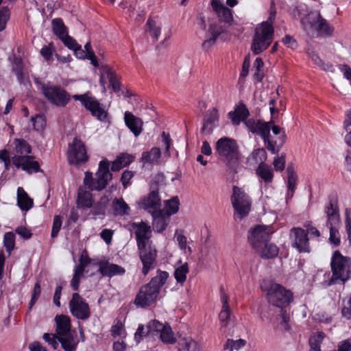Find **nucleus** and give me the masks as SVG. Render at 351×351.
I'll list each match as a JSON object with an SVG mask.
<instances>
[{
    "label": "nucleus",
    "mask_w": 351,
    "mask_h": 351,
    "mask_svg": "<svg viewBox=\"0 0 351 351\" xmlns=\"http://www.w3.org/2000/svg\"><path fill=\"white\" fill-rule=\"evenodd\" d=\"M216 152L228 166L237 163L239 159V147L237 142L228 137L219 138L216 143Z\"/></svg>",
    "instance_id": "obj_12"
},
{
    "label": "nucleus",
    "mask_w": 351,
    "mask_h": 351,
    "mask_svg": "<svg viewBox=\"0 0 351 351\" xmlns=\"http://www.w3.org/2000/svg\"><path fill=\"white\" fill-rule=\"evenodd\" d=\"M211 5L221 21H223L226 23H230L232 21V11L223 5L221 0H212Z\"/></svg>",
    "instance_id": "obj_24"
},
{
    "label": "nucleus",
    "mask_w": 351,
    "mask_h": 351,
    "mask_svg": "<svg viewBox=\"0 0 351 351\" xmlns=\"http://www.w3.org/2000/svg\"><path fill=\"white\" fill-rule=\"evenodd\" d=\"M111 334L114 337L121 336L123 331V324L121 321H117L111 328Z\"/></svg>",
    "instance_id": "obj_60"
},
{
    "label": "nucleus",
    "mask_w": 351,
    "mask_h": 351,
    "mask_svg": "<svg viewBox=\"0 0 351 351\" xmlns=\"http://www.w3.org/2000/svg\"><path fill=\"white\" fill-rule=\"evenodd\" d=\"M88 156L83 142L75 138L69 145L68 160L70 164L77 165L86 161Z\"/></svg>",
    "instance_id": "obj_18"
},
{
    "label": "nucleus",
    "mask_w": 351,
    "mask_h": 351,
    "mask_svg": "<svg viewBox=\"0 0 351 351\" xmlns=\"http://www.w3.org/2000/svg\"><path fill=\"white\" fill-rule=\"evenodd\" d=\"M72 97L80 101L82 105L88 110L93 116L97 117L99 120H104L106 117V111L101 107L98 100L93 97L90 92H87L83 95H74Z\"/></svg>",
    "instance_id": "obj_14"
},
{
    "label": "nucleus",
    "mask_w": 351,
    "mask_h": 351,
    "mask_svg": "<svg viewBox=\"0 0 351 351\" xmlns=\"http://www.w3.org/2000/svg\"><path fill=\"white\" fill-rule=\"evenodd\" d=\"M271 123L272 120L265 122L260 119H249L245 121V125L251 132L256 134L262 138L269 151L272 154H277L285 142V135L282 134L278 138V141H274L270 134Z\"/></svg>",
    "instance_id": "obj_2"
},
{
    "label": "nucleus",
    "mask_w": 351,
    "mask_h": 351,
    "mask_svg": "<svg viewBox=\"0 0 351 351\" xmlns=\"http://www.w3.org/2000/svg\"><path fill=\"white\" fill-rule=\"evenodd\" d=\"M165 326L157 320H152L146 326V335L152 337L158 334L160 335Z\"/></svg>",
    "instance_id": "obj_41"
},
{
    "label": "nucleus",
    "mask_w": 351,
    "mask_h": 351,
    "mask_svg": "<svg viewBox=\"0 0 351 351\" xmlns=\"http://www.w3.org/2000/svg\"><path fill=\"white\" fill-rule=\"evenodd\" d=\"M139 206L152 214L158 212L160 210V199L158 192L155 190L151 191L147 197L141 200Z\"/></svg>",
    "instance_id": "obj_22"
},
{
    "label": "nucleus",
    "mask_w": 351,
    "mask_h": 351,
    "mask_svg": "<svg viewBox=\"0 0 351 351\" xmlns=\"http://www.w3.org/2000/svg\"><path fill=\"white\" fill-rule=\"evenodd\" d=\"M234 110L239 114V117H241L244 121V122L247 121L246 119L249 116L250 113L244 104H240L235 108Z\"/></svg>",
    "instance_id": "obj_62"
},
{
    "label": "nucleus",
    "mask_w": 351,
    "mask_h": 351,
    "mask_svg": "<svg viewBox=\"0 0 351 351\" xmlns=\"http://www.w3.org/2000/svg\"><path fill=\"white\" fill-rule=\"evenodd\" d=\"M43 339L52 346L53 349H57L60 341H58V337H57L55 335L45 333L43 337Z\"/></svg>",
    "instance_id": "obj_57"
},
{
    "label": "nucleus",
    "mask_w": 351,
    "mask_h": 351,
    "mask_svg": "<svg viewBox=\"0 0 351 351\" xmlns=\"http://www.w3.org/2000/svg\"><path fill=\"white\" fill-rule=\"evenodd\" d=\"M343 128L348 131L344 137L345 143L351 147V118H347L343 122Z\"/></svg>",
    "instance_id": "obj_58"
},
{
    "label": "nucleus",
    "mask_w": 351,
    "mask_h": 351,
    "mask_svg": "<svg viewBox=\"0 0 351 351\" xmlns=\"http://www.w3.org/2000/svg\"><path fill=\"white\" fill-rule=\"evenodd\" d=\"M139 257L143 264L142 272L147 275L156 265L157 251L153 245L138 247Z\"/></svg>",
    "instance_id": "obj_17"
},
{
    "label": "nucleus",
    "mask_w": 351,
    "mask_h": 351,
    "mask_svg": "<svg viewBox=\"0 0 351 351\" xmlns=\"http://www.w3.org/2000/svg\"><path fill=\"white\" fill-rule=\"evenodd\" d=\"M219 122V113L216 108L209 109L204 119L202 132L206 135L210 134L213 129L216 128Z\"/></svg>",
    "instance_id": "obj_23"
},
{
    "label": "nucleus",
    "mask_w": 351,
    "mask_h": 351,
    "mask_svg": "<svg viewBox=\"0 0 351 351\" xmlns=\"http://www.w3.org/2000/svg\"><path fill=\"white\" fill-rule=\"evenodd\" d=\"M99 271L103 276L108 277L123 275L125 272L123 267L108 262L100 263Z\"/></svg>",
    "instance_id": "obj_26"
},
{
    "label": "nucleus",
    "mask_w": 351,
    "mask_h": 351,
    "mask_svg": "<svg viewBox=\"0 0 351 351\" xmlns=\"http://www.w3.org/2000/svg\"><path fill=\"white\" fill-rule=\"evenodd\" d=\"M104 71L106 73V77L108 79L110 86L114 91H119L120 90V82L117 79L114 72L109 67H106Z\"/></svg>",
    "instance_id": "obj_50"
},
{
    "label": "nucleus",
    "mask_w": 351,
    "mask_h": 351,
    "mask_svg": "<svg viewBox=\"0 0 351 351\" xmlns=\"http://www.w3.org/2000/svg\"><path fill=\"white\" fill-rule=\"evenodd\" d=\"M346 226L348 232V239L351 243V209L346 210Z\"/></svg>",
    "instance_id": "obj_64"
},
{
    "label": "nucleus",
    "mask_w": 351,
    "mask_h": 351,
    "mask_svg": "<svg viewBox=\"0 0 351 351\" xmlns=\"http://www.w3.org/2000/svg\"><path fill=\"white\" fill-rule=\"evenodd\" d=\"M289 314L285 310H280L279 315V324L277 326V328L282 331H287L290 329L289 324Z\"/></svg>",
    "instance_id": "obj_47"
},
{
    "label": "nucleus",
    "mask_w": 351,
    "mask_h": 351,
    "mask_svg": "<svg viewBox=\"0 0 351 351\" xmlns=\"http://www.w3.org/2000/svg\"><path fill=\"white\" fill-rule=\"evenodd\" d=\"M290 238L292 246L299 252H309L310 247L307 233L301 228H293L291 230Z\"/></svg>",
    "instance_id": "obj_19"
},
{
    "label": "nucleus",
    "mask_w": 351,
    "mask_h": 351,
    "mask_svg": "<svg viewBox=\"0 0 351 351\" xmlns=\"http://www.w3.org/2000/svg\"><path fill=\"white\" fill-rule=\"evenodd\" d=\"M77 203L78 206L82 208H90L93 204V199L90 192L86 191L84 188L78 189Z\"/></svg>",
    "instance_id": "obj_33"
},
{
    "label": "nucleus",
    "mask_w": 351,
    "mask_h": 351,
    "mask_svg": "<svg viewBox=\"0 0 351 351\" xmlns=\"http://www.w3.org/2000/svg\"><path fill=\"white\" fill-rule=\"evenodd\" d=\"M256 252L264 258H271L276 257L278 254V247L269 241L255 249Z\"/></svg>",
    "instance_id": "obj_32"
},
{
    "label": "nucleus",
    "mask_w": 351,
    "mask_h": 351,
    "mask_svg": "<svg viewBox=\"0 0 351 351\" xmlns=\"http://www.w3.org/2000/svg\"><path fill=\"white\" fill-rule=\"evenodd\" d=\"M168 277L169 274L167 271L158 270L156 276L149 283L141 287L135 298V304L144 308L154 304Z\"/></svg>",
    "instance_id": "obj_1"
},
{
    "label": "nucleus",
    "mask_w": 351,
    "mask_h": 351,
    "mask_svg": "<svg viewBox=\"0 0 351 351\" xmlns=\"http://www.w3.org/2000/svg\"><path fill=\"white\" fill-rule=\"evenodd\" d=\"M36 83L38 88L50 104L58 107H64L70 101L71 95L62 86L50 82L45 83L36 80Z\"/></svg>",
    "instance_id": "obj_8"
},
{
    "label": "nucleus",
    "mask_w": 351,
    "mask_h": 351,
    "mask_svg": "<svg viewBox=\"0 0 351 351\" xmlns=\"http://www.w3.org/2000/svg\"><path fill=\"white\" fill-rule=\"evenodd\" d=\"M58 341L61 343L62 348L64 351H76L79 340L75 331L70 334L58 337Z\"/></svg>",
    "instance_id": "obj_27"
},
{
    "label": "nucleus",
    "mask_w": 351,
    "mask_h": 351,
    "mask_svg": "<svg viewBox=\"0 0 351 351\" xmlns=\"http://www.w3.org/2000/svg\"><path fill=\"white\" fill-rule=\"evenodd\" d=\"M124 120L126 125L135 136H138L141 133L143 130V121L140 118L135 117L132 112L127 111L124 114Z\"/></svg>",
    "instance_id": "obj_25"
},
{
    "label": "nucleus",
    "mask_w": 351,
    "mask_h": 351,
    "mask_svg": "<svg viewBox=\"0 0 351 351\" xmlns=\"http://www.w3.org/2000/svg\"><path fill=\"white\" fill-rule=\"evenodd\" d=\"M153 215V228L157 232H162L167 226L169 221V217L167 216L162 210L152 214Z\"/></svg>",
    "instance_id": "obj_28"
},
{
    "label": "nucleus",
    "mask_w": 351,
    "mask_h": 351,
    "mask_svg": "<svg viewBox=\"0 0 351 351\" xmlns=\"http://www.w3.org/2000/svg\"><path fill=\"white\" fill-rule=\"evenodd\" d=\"M308 55L314 64L322 70L327 72H333L334 67L330 62H324L318 56V54L312 49L308 50Z\"/></svg>",
    "instance_id": "obj_36"
},
{
    "label": "nucleus",
    "mask_w": 351,
    "mask_h": 351,
    "mask_svg": "<svg viewBox=\"0 0 351 351\" xmlns=\"http://www.w3.org/2000/svg\"><path fill=\"white\" fill-rule=\"evenodd\" d=\"M166 213L167 216L170 217L171 215L176 213L179 210L180 202L178 197L175 196L171 199L165 202Z\"/></svg>",
    "instance_id": "obj_44"
},
{
    "label": "nucleus",
    "mask_w": 351,
    "mask_h": 351,
    "mask_svg": "<svg viewBox=\"0 0 351 351\" xmlns=\"http://www.w3.org/2000/svg\"><path fill=\"white\" fill-rule=\"evenodd\" d=\"M252 156L256 158L258 156H262L261 162H260L257 169L256 174L265 182H271L274 178V173L272 168L265 163L264 160L266 159V152L263 148H258L255 149Z\"/></svg>",
    "instance_id": "obj_20"
},
{
    "label": "nucleus",
    "mask_w": 351,
    "mask_h": 351,
    "mask_svg": "<svg viewBox=\"0 0 351 351\" xmlns=\"http://www.w3.org/2000/svg\"><path fill=\"white\" fill-rule=\"evenodd\" d=\"M324 213L327 217L326 225L330 230L329 241L334 246H339L341 243L340 234L338 230V227L340 225V218L335 199H330L325 206Z\"/></svg>",
    "instance_id": "obj_11"
},
{
    "label": "nucleus",
    "mask_w": 351,
    "mask_h": 351,
    "mask_svg": "<svg viewBox=\"0 0 351 351\" xmlns=\"http://www.w3.org/2000/svg\"><path fill=\"white\" fill-rule=\"evenodd\" d=\"M274 232L271 226L257 225L249 230V242L255 250L269 241Z\"/></svg>",
    "instance_id": "obj_13"
},
{
    "label": "nucleus",
    "mask_w": 351,
    "mask_h": 351,
    "mask_svg": "<svg viewBox=\"0 0 351 351\" xmlns=\"http://www.w3.org/2000/svg\"><path fill=\"white\" fill-rule=\"evenodd\" d=\"M146 32L157 40L161 32V23L158 19L149 18L146 24Z\"/></svg>",
    "instance_id": "obj_34"
},
{
    "label": "nucleus",
    "mask_w": 351,
    "mask_h": 351,
    "mask_svg": "<svg viewBox=\"0 0 351 351\" xmlns=\"http://www.w3.org/2000/svg\"><path fill=\"white\" fill-rule=\"evenodd\" d=\"M180 351H199V347L196 341L191 338H185L180 343Z\"/></svg>",
    "instance_id": "obj_51"
},
{
    "label": "nucleus",
    "mask_w": 351,
    "mask_h": 351,
    "mask_svg": "<svg viewBox=\"0 0 351 351\" xmlns=\"http://www.w3.org/2000/svg\"><path fill=\"white\" fill-rule=\"evenodd\" d=\"M53 31L54 34L60 38H63L68 34L67 28L64 25L61 19H55L52 21Z\"/></svg>",
    "instance_id": "obj_40"
},
{
    "label": "nucleus",
    "mask_w": 351,
    "mask_h": 351,
    "mask_svg": "<svg viewBox=\"0 0 351 351\" xmlns=\"http://www.w3.org/2000/svg\"><path fill=\"white\" fill-rule=\"evenodd\" d=\"M263 65L264 63L261 58H257L253 65L254 76L258 82H261L264 77Z\"/></svg>",
    "instance_id": "obj_49"
},
{
    "label": "nucleus",
    "mask_w": 351,
    "mask_h": 351,
    "mask_svg": "<svg viewBox=\"0 0 351 351\" xmlns=\"http://www.w3.org/2000/svg\"><path fill=\"white\" fill-rule=\"evenodd\" d=\"M230 201L235 219L242 220L249 215L252 207V199L243 189L234 186Z\"/></svg>",
    "instance_id": "obj_10"
},
{
    "label": "nucleus",
    "mask_w": 351,
    "mask_h": 351,
    "mask_svg": "<svg viewBox=\"0 0 351 351\" xmlns=\"http://www.w3.org/2000/svg\"><path fill=\"white\" fill-rule=\"evenodd\" d=\"M246 344V341L242 339L233 340L228 339L223 346L224 350L229 351H237L239 349L244 347Z\"/></svg>",
    "instance_id": "obj_45"
},
{
    "label": "nucleus",
    "mask_w": 351,
    "mask_h": 351,
    "mask_svg": "<svg viewBox=\"0 0 351 351\" xmlns=\"http://www.w3.org/2000/svg\"><path fill=\"white\" fill-rule=\"evenodd\" d=\"M56 332L58 337L70 334L73 330H71L70 318L66 315H58L56 317Z\"/></svg>",
    "instance_id": "obj_29"
},
{
    "label": "nucleus",
    "mask_w": 351,
    "mask_h": 351,
    "mask_svg": "<svg viewBox=\"0 0 351 351\" xmlns=\"http://www.w3.org/2000/svg\"><path fill=\"white\" fill-rule=\"evenodd\" d=\"M52 47H53L52 44H49L47 46V45L44 46L40 50L41 55L47 61H49L51 58L52 52H53Z\"/></svg>",
    "instance_id": "obj_63"
},
{
    "label": "nucleus",
    "mask_w": 351,
    "mask_h": 351,
    "mask_svg": "<svg viewBox=\"0 0 351 351\" xmlns=\"http://www.w3.org/2000/svg\"><path fill=\"white\" fill-rule=\"evenodd\" d=\"M221 302L222 304V308L219 315V320L222 326H227L230 317V311L228 306V298L223 291H221Z\"/></svg>",
    "instance_id": "obj_31"
},
{
    "label": "nucleus",
    "mask_w": 351,
    "mask_h": 351,
    "mask_svg": "<svg viewBox=\"0 0 351 351\" xmlns=\"http://www.w3.org/2000/svg\"><path fill=\"white\" fill-rule=\"evenodd\" d=\"M160 156V149L158 147H153L150 151L145 152L142 154L141 160L144 164L158 165Z\"/></svg>",
    "instance_id": "obj_35"
},
{
    "label": "nucleus",
    "mask_w": 351,
    "mask_h": 351,
    "mask_svg": "<svg viewBox=\"0 0 351 351\" xmlns=\"http://www.w3.org/2000/svg\"><path fill=\"white\" fill-rule=\"evenodd\" d=\"M3 245L10 256L15 247V235L13 232H8L4 234Z\"/></svg>",
    "instance_id": "obj_48"
},
{
    "label": "nucleus",
    "mask_w": 351,
    "mask_h": 351,
    "mask_svg": "<svg viewBox=\"0 0 351 351\" xmlns=\"http://www.w3.org/2000/svg\"><path fill=\"white\" fill-rule=\"evenodd\" d=\"M160 338L165 343L173 344L176 341V339L172 329L169 325H165L164 326L160 335Z\"/></svg>",
    "instance_id": "obj_43"
},
{
    "label": "nucleus",
    "mask_w": 351,
    "mask_h": 351,
    "mask_svg": "<svg viewBox=\"0 0 351 351\" xmlns=\"http://www.w3.org/2000/svg\"><path fill=\"white\" fill-rule=\"evenodd\" d=\"M189 272V267L186 263L182 264L176 269L174 277L179 283H183L186 279V274Z\"/></svg>",
    "instance_id": "obj_46"
},
{
    "label": "nucleus",
    "mask_w": 351,
    "mask_h": 351,
    "mask_svg": "<svg viewBox=\"0 0 351 351\" xmlns=\"http://www.w3.org/2000/svg\"><path fill=\"white\" fill-rule=\"evenodd\" d=\"M330 267L332 275L329 285L344 283L351 276V259L343 256L339 250L335 251L332 255Z\"/></svg>",
    "instance_id": "obj_5"
},
{
    "label": "nucleus",
    "mask_w": 351,
    "mask_h": 351,
    "mask_svg": "<svg viewBox=\"0 0 351 351\" xmlns=\"http://www.w3.org/2000/svg\"><path fill=\"white\" fill-rule=\"evenodd\" d=\"M41 293L40 285L38 282L36 283L33 289L32 298L29 302V308L36 302Z\"/></svg>",
    "instance_id": "obj_59"
},
{
    "label": "nucleus",
    "mask_w": 351,
    "mask_h": 351,
    "mask_svg": "<svg viewBox=\"0 0 351 351\" xmlns=\"http://www.w3.org/2000/svg\"><path fill=\"white\" fill-rule=\"evenodd\" d=\"M32 122L34 126V128L36 130H43L46 125V121L44 116L43 115H36L34 117L32 118Z\"/></svg>",
    "instance_id": "obj_55"
},
{
    "label": "nucleus",
    "mask_w": 351,
    "mask_h": 351,
    "mask_svg": "<svg viewBox=\"0 0 351 351\" xmlns=\"http://www.w3.org/2000/svg\"><path fill=\"white\" fill-rule=\"evenodd\" d=\"M275 12L271 13L267 21L258 25L254 32L251 49L254 54H259L265 51L272 43L274 29L272 21Z\"/></svg>",
    "instance_id": "obj_4"
},
{
    "label": "nucleus",
    "mask_w": 351,
    "mask_h": 351,
    "mask_svg": "<svg viewBox=\"0 0 351 351\" xmlns=\"http://www.w3.org/2000/svg\"><path fill=\"white\" fill-rule=\"evenodd\" d=\"M325 335L322 332L313 334L309 339L311 351H321L320 346L324 339Z\"/></svg>",
    "instance_id": "obj_42"
},
{
    "label": "nucleus",
    "mask_w": 351,
    "mask_h": 351,
    "mask_svg": "<svg viewBox=\"0 0 351 351\" xmlns=\"http://www.w3.org/2000/svg\"><path fill=\"white\" fill-rule=\"evenodd\" d=\"M62 227V219L60 215H56L53 218L52 230H51V237H56Z\"/></svg>",
    "instance_id": "obj_56"
},
{
    "label": "nucleus",
    "mask_w": 351,
    "mask_h": 351,
    "mask_svg": "<svg viewBox=\"0 0 351 351\" xmlns=\"http://www.w3.org/2000/svg\"><path fill=\"white\" fill-rule=\"evenodd\" d=\"M14 150L16 155L12 158V162L16 167H21L29 173L39 171L40 167L38 162L34 160L32 156H28L31 152V147L26 141L16 139Z\"/></svg>",
    "instance_id": "obj_6"
},
{
    "label": "nucleus",
    "mask_w": 351,
    "mask_h": 351,
    "mask_svg": "<svg viewBox=\"0 0 351 351\" xmlns=\"http://www.w3.org/2000/svg\"><path fill=\"white\" fill-rule=\"evenodd\" d=\"M86 267L79 263L74 269V274L71 281V287L75 291L79 288L80 279L83 276V274Z\"/></svg>",
    "instance_id": "obj_39"
},
{
    "label": "nucleus",
    "mask_w": 351,
    "mask_h": 351,
    "mask_svg": "<svg viewBox=\"0 0 351 351\" xmlns=\"http://www.w3.org/2000/svg\"><path fill=\"white\" fill-rule=\"evenodd\" d=\"M33 199L22 187L17 189V205L23 211H28L33 206Z\"/></svg>",
    "instance_id": "obj_30"
},
{
    "label": "nucleus",
    "mask_w": 351,
    "mask_h": 351,
    "mask_svg": "<svg viewBox=\"0 0 351 351\" xmlns=\"http://www.w3.org/2000/svg\"><path fill=\"white\" fill-rule=\"evenodd\" d=\"M287 188L288 191L287 194V198H291L293 196L295 191V185L298 180V176L291 167H288L287 169Z\"/></svg>",
    "instance_id": "obj_37"
},
{
    "label": "nucleus",
    "mask_w": 351,
    "mask_h": 351,
    "mask_svg": "<svg viewBox=\"0 0 351 351\" xmlns=\"http://www.w3.org/2000/svg\"><path fill=\"white\" fill-rule=\"evenodd\" d=\"M109 167L110 162L107 159L101 160L96 173V178H93L91 173L86 172L84 179V185L91 191H101L105 189L108 182L112 178Z\"/></svg>",
    "instance_id": "obj_9"
},
{
    "label": "nucleus",
    "mask_w": 351,
    "mask_h": 351,
    "mask_svg": "<svg viewBox=\"0 0 351 351\" xmlns=\"http://www.w3.org/2000/svg\"><path fill=\"white\" fill-rule=\"evenodd\" d=\"M262 289L267 293L268 302L280 310H285L293 300L292 292L280 284L271 282L265 283Z\"/></svg>",
    "instance_id": "obj_7"
},
{
    "label": "nucleus",
    "mask_w": 351,
    "mask_h": 351,
    "mask_svg": "<svg viewBox=\"0 0 351 351\" xmlns=\"http://www.w3.org/2000/svg\"><path fill=\"white\" fill-rule=\"evenodd\" d=\"M301 24L306 33L313 38L331 36L334 28L318 11H312L301 17Z\"/></svg>",
    "instance_id": "obj_3"
},
{
    "label": "nucleus",
    "mask_w": 351,
    "mask_h": 351,
    "mask_svg": "<svg viewBox=\"0 0 351 351\" xmlns=\"http://www.w3.org/2000/svg\"><path fill=\"white\" fill-rule=\"evenodd\" d=\"M69 309L71 313L79 319L86 320L90 315L88 303L77 293L73 294L69 302Z\"/></svg>",
    "instance_id": "obj_16"
},
{
    "label": "nucleus",
    "mask_w": 351,
    "mask_h": 351,
    "mask_svg": "<svg viewBox=\"0 0 351 351\" xmlns=\"http://www.w3.org/2000/svg\"><path fill=\"white\" fill-rule=\"evenodd\" d=\"M130 230L136 237L137 247L153 245L150 240L152 237L151 227L145 222H132L129 223Z\"/></svg>",
    "instance_id": "obj_15"
},
{
    "label": "nucleus",
    "mask_w": 351,
    "mask_h": 351,
    "mask_svg": "<svg viewBox=\"0 0 351 351\" xmlns=\"http://www.w3.org/2000/svg\"><path fill=\"white\" fill-rule=\"evenodd\" d=\"M112 208L116 215L121 216L129 214L130 210L129 206L123 198H115L112 201Z\"/></svg>",
    "instance_id": "obj_38"
},
{
    "label": "nucleus",
    "mask_w": 351,
    "mask_h": 351,
    "mask_svg": "<svg viewBox=\"0 0 351 351\" xmlns=\"http://www.w3.org/2000/svg\"><path fill=\"white\" fill-rule=\"evenodd\" d=\"M161 137L162 144L165 146L164 155L165 156L169 158L171 156L169 149L171 145V139L170 138L169 134L168 133H166L165 132H162Z\"/></svg>",
    "instance_id": "obj_53"
},
{
    "label": "nucleus",
    "mask_w": 351,
    "mask_h": 351,
    "mask_svg": "<svg viewBox=\"0 0 351 351\" xmlns=\"http://www.w3.org/2000/svg\"><path fill=\"white\" fill-rule=\"evenodd\" d=\"M117 159L119 161V163H120L123 167H125L134 161V156L132 154L123 153L119 155L117 157Z\"/></svg>",
    "instance_id": "obj_54"
},
{
    "label": "nucleus",
    "mask_w": 351,
    "mask_h": 351,
    "mask_svg": "<svg viewBox=\"0 0 351 351\" xmlns=\"http://www.w3.org/2000/svg\"><path fill=\"white\" fill-rule=\"evenodd\" d=\"M65 46H66L70 49L74 50L79 45L77 42L68 34H66V36H64L63 38L60 39Z\"/></svg>",
    "instance_id": "obj_61"
},
{
    "label": "nucleus",
    "mask_w": 351,
    "mask_h": 351,
    "mask_svg": "<svg viewBox=\"0 0 351 351\" xmlns=\"http://www.w3.org/2000/svg\"><path fill=\"white\" fill-rule=\"evenodd\" d=\"M224 32V28L217 22L210 24L206 31L205 40L202 46L204 50L209 51L215 44L217 38Z\"/></svg>",
    "instance_id": "obj_21"
},
{
    "label": "nucleus",
    "mask_w": 351,
    "mask_h": 351,
    "mask_svg": "<svg viewBox=\"0 0 351 351\" xmlns=\"http://www.w3.org/2000/svg\"><path fill=\"white\" fill-rule=\"evenodd\" d=\"M176 240L178 244L179 247L184 250L185 253L191 254L192 250L190 247L187 246V239L186 237L182 234V233H178V232L175 234Z\"/></svg>",
    "instance_id": "obj_52"
}]
</instances>
